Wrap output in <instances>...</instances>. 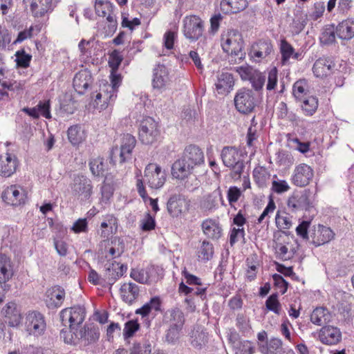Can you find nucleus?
I'll use <instances>...</instances> for the list:
<instances>
[{
	"label": "nucleus",
	"mask_w": 354,
	"mask_h": 354,
	"mask_svg": "<svg viewBox=\"0 0 354 354\" xmlns=\"http://www.w3.org/2000/svg\"><path fill=\"white\" fill-rule=\"evenodd\" d=\"M248 6L247 0H221V10L226 15L236 14L245 10Z\"/></svg>",
	"instance_id": "obj_27"
},
{
	"label": "nucleus",
	"mask_w": 354,
	"mask_h": 354,
	"mask_svg": "<svg viewBox=\"0 0 354 354\" xmlns=\"http://www.w3.org/2000/svg\"><path fill=\"white\" fill-rule=\"evenodd\" d=\"M279 52L281 56V64L282 66L288 65L291 57L298 59L299 57V54L295 52L293 46L286 39H282L280 41Z\"/></svg>",
	"instance_id": "obj_30"
},
{
	"label": "nucleus",
	"mask_w": 354,
	"mask_h": 354,
	"mask_svg": "<svg viewBox=\"0 0 354 354\" xmlns=\"http://www.w3.org/2000/svg\"><path fill=\"white\" fill-rule=\"evenodd\" d=\"M189 201L180 194H174L170 196L167 203L169 214L173 217H178L187 210Z\"/></svg>",
	"instance_id": "obj_16"
},
{
	"label": "nucleus",
	"mask_w": 354,
	"mask_h": 354,
	"mask_svg": "<svg viewBox=\"0 0 354 354\" xmlns=\"http://www.w3.org/2000/svg\"><path fill=\"white\" fill-rule=\"evenodd\" d=\"M278 82V71L276 67L272 68L268 73V82L266 89L268 91L274 90Z\"/></svg>",
	"instance_id": "obj_59"
},
{
	"label": "nucleus",
	"mask_w": 354,
	"mask_h": 354,
	"mask_svg": "<svg viewBox=\"0 0 354 354\" xmlns=\"http://www.w3.org/2000/svg\"><path fill=\"white\" fill-rule=\"evenodd\" d=\"M1 198L6 204L17 207L25 204L28 196L22 186L15 184L7 187L3 191Z\"/></svg>",
	"instance_id": "obj_8"
},
{
	"label": "nucleus",
	"mask_w": 354,
	"mask_h": 354,
	"mask_svg": "<svg viewBox=\"0 0 354 354\" xmlns=\"http://www.w3.org/2000/svg\"><path fill=\"white\" fill-rule=\"evenodd\" d=\"M273 52V45L270 39H261L252 44L250 56L257 62L265 59Z\"/></svg>",
	"instance_id": "obj_11"
},
{
	"label": "nucleus",
	"mask_w": 354,
	"mask_h": 354,
	"mask_svg": "<svg viewBox=\"0 0 354 354\" xmlns=\"http://www.w3.org/2000/svg\"><path fill=\"white\" fill-rule=\"evenodd\" d=\"M140 24V19L138 17L129 19L128 14L122 13L121 26L122 28H128L129 30L133 31L136 27H138Z\"/></svg>",
	"instance_id": "obj_55"
},
{
	"label": "nucleus",
	"mask_w": 354,
	"mask_h": 354,
	"mask_svg": "<svg viewBox=\"0 0 354 354\" xmlns=\"http://www.w3.org/2000/svg\"><path fill=\"white\" fill-rule=\"evenodd\" d=\"M73 87L79 94H84L92 83V76L87 70L77 73L73 78Z\"/></svg>",
	"instance_id": "obj_25"
},
{
	"label": "nucleus",
	"mask_w": 354,
	"mask_h": 354,
	"mask_svg": "<svg viewBox=\"0 0 354 354\" xmlns=\"http://www.w3.org/2000/svg\"><path fill=\"white\" fill-rule=\"evenodd\" d=\"M201 228L204 234L213 240L218 239L223 234V229L218 219L208 218L203 220Z\"/></svg>",
	"instance_id": "obj_22"
},
{
	"label": "nucleus",
	"mask_w": 354,
	"mask_h": 354,
	"mask_svg": "<svg viewBox=\"0 0 354 354\" xmlns=\"http://www.w3.org/2000/svg\"><path fill=\"white\" fill-rule=\"evenodd\" d=\"M18 167L19 160L15 154L0 155V176L10 177L16 172Z\"/></svg>",
	"instance_id": "obj_18"
},
{
	"label": "nucleus",
	"mask_w": 354,
	"mask_h": 354,
	"mask_svg": "<svg viewBox=\"0 0 354 354\" xmlns=\"http://www.w3.org/2000/svg\"><path fill=\"white\" fill-rule=\"evenodd\" d=\"M79 339L84 346L97 342L100 333L98 326L93 324L85 325L79 332Z\"/></svg>",
	"instance_id": "obj_23"
},
{
	"label": "nucleus",
	"mask_w": 354,
	"mask_h": 354,
	"mask_svg": "<svg viewBox=\"0 0 354 354\" xmlns=\"http://www.w3.org/2000/svg\"><path fill=\"white\" fill-rule=\"evenodd\" d=\"M130 277L136 281L142 284H151L158 280L156 268L149 265L142 269H131Z\"/></svg>",
	"instance_id": "obj_15"
},
{
	"label": "nucleus",
	"mask_w": 354,
	"mask_h": 354,
	"mask_svg": "<svg viewBox=\"0 0 354 354\" xmlns=\"http://www.w3.org/2000/svg\"><path fill=\"white\" fill-rule=\"evenodd\" d=\"M118 91L109 85L107 82H102L100 86V92L96 95L95 101L99 103L103 98V104L101 105L103 109L111 105L117 97Z\"/></svg>",
	"instance_id": "obj_20"
},
{
	"label": "nucleus",
	"mask_w": 354,
	"mask_h": 354,
	"mask_svg": "<svg viewBox=\"0 0 354 354\" xmlns=\"http://www.w3.org/2000/svg\"><path fill=\"white\" fill-rule=\"evenodd\" d=\"M313 176V169L307 164L301 163L295 167L292 183L297 187H305L310 183Z\"/></svg>",
	"instance_id": "obj_14"
},
{
	"label": "nucleus",
	"mask_w": 354,
	"mask_h": 354,
	"mask_svg": "<svg viewBox=\"0 0 354 354\" xmlns=\"http://www.w3.org/2000/svg\"><path fill=\"white\" fill-rule=\"evenodd\" d=\"M138 136L140 140L143 144L154 143L160 136L158 123L151 117L143 118L139 126Z\"/></svg>",
	"instance_id": "obj_5"
},
{
	"label": "nucleus",
	"mask_w": 354,
	"mask_h": 354,
	"mask_svg": "<svg viewBox=\"0 0 354 354\" xmlns=\"http://www.w3.org/2000/svg\"><path fill=\"white\" fill-rule=\"evenodd\" d=\"M169 326L178 328H183L185 318L183 312L178 308L169 310L166 314Z\"/></svg>",
	"instance_id": "obj_35"
},
{
	"label": "nucleus",
	"mask_w": 354,
	"mask_h": 354,
	"mask_svg": "<svg viewBox=\"0 0 354 354\" xmlns=\"http://www.w3.org/2000/svg\"><path fill=\"white\" fill-rule=\"evenodd\" d=\"M248 268L245 271V278L248 281H254L257 277L258 272V263L254 261L253 257H249L246 259Z\"/></svg>",
	"instance_id": "obj_51"
},
{
	"label": "nucleus",
	"mask_w": 354,
	"mask_h": 354,
	"mask_svg": "<svg viewBox=\"0 0 354 354\" xmlns=\"http://www.w3.org/2000/svg\"><path fill=\"white\" fill-rule=\"evenodd\" d=\"M313 216L308 220L301 221L298 226L296 227L297 235L303 239L308 240V229L311 224Z\"/></svg>",
	"instance_id": "obj_56"
},
{
	"label": "nucleus",
	"mask_w": 354,
	"mask_h": 354,
	"mask_svg": "<svg viewBox=\"0 0 354 354\" xmlns=\"http://www.w3.org/2000/svg\"><path fill=\"white\" fill-rule=\"evenodd\" d=\"M95 10L99 17H105L113 11V6L107 0H95Z\"/></svg>",
	"instance_id": "obj_48"
},
{
	"label": "nucleus",
	"mask_w": 354,
	"mask_h": 354,
	"mask_svg": "<svg viewBox=\"0 0 354 354\" xmlns=\"http://www.w3.org/2000/svg\"><path fill=\"white\" fill-rule=\"evenodd\" d=\"M236 110L244 114L251 113L256 106V98L254 92L248 88L239 90L234 97Z\"/></svg>",
	"instance_id": "obj_9"
},
{
	"label": "nucleus",
	"mask_w": 354,
	"mask_h": 354,
	"mask_svg": "<svg viewBox=\"0 0 354 354\" xmlns=\"http://www.w3.org/2000/svg\"><path fill=\"white\" fill-rule=\"evenodd\" d=\"M266 76L259 71L257 70L250 80L252 87L256 91H260L263 88L265 84Z\"/></svg>",
	"instance_id": "obj_58"
},
{
	"label": "nucleus",
	"mask_w": 354,
	"mask_h": 354,
	"mask_svg": "<svg viewBox=\"0 0 354 354\" xmlns=\"http://www.w3.org/2000/svg\"><path fill=\"white\" fill-rule=\"evenodd\" d=\"M301 109L306 116H313L317 111L319 106L318 98L315 96H308L301 100Z\"/></svg>",
	"instance_id": "obj_39"
},
{
	"label": "nucleus",
	"mask_w": 354,
	"mask_h": 354,
	"mask_svg": "<svg viewBox=\"0 0 354 354\" xmlns=\"http://www.w3.org/2000/svg\"><path fill=\"white\" fill-rule=\"evenodd\" d=\"M145 178L149 187L159 189L166 181V174L158 165L149 163L145 169Z\"/></svg>",
	"instance_id": "obj_10"
},
{
	"label": "nucleus",
	"mask_w": 354,
	"mask_h": 354,
	"mask_svg": "<svg viewBox=\"0 0 354 354\" xmlns=\"http://www.w3.org/2000/svg\"><path fill=\"white\" fill-rule=\"evenodd\" d=\"M161 300L159 297L155 296L149 300V302L144 304L141 308L136 310V314L140 315L142 317L149 315L152 310L160 311L161 308Z\"/></svg>",
	"instance_id": "obj_40"
},
{
	"label": "nucleus",
	"mask_w": 354,
	"mask_h": 354,
	"mask_svg": "<svg viewBox=\"0 0 354 354\" xmlns=\"http://www.w3.org/2000/svg\"><path fill=\"white\" fill-rule=\"evenodd\" d=\"M318 338L323 344L335 346L342 341V334L339 328L326 325L322 326L319 330Z\"/></svg>",
	"instance_id": "obj_13"
},
{
	"label": "nucleus",
	"mask_w": 354,
	"mask_h": 354,
	"mask_svg": "<svg viewBox=\"0 0 354 354\" xmlns=\"http://www.w3.org/2000/svg\"><path fill=\"white\" fill-rule=\"evenodd\" d=\"M310 237L312 243L318 247L332 241L335 238V233L330 227L319 224L314 227Z\"/></svg>",
	"instance_id": "obj_17"
},
{
	"label": "nucleus",
	"mask_w": 354,
	"mask_h": 354,
	"mask_svg": "<svg viewBox=\"0 0 354 354\" xmlns=\"http://www.w3.org/2000/svg\"><path fill=\"white\" fill-rule=\"evenodd\" d=\"M331 313L324 307H318L310 315V321L317 326H322L330 322Z\"/></svg>",
	"instance_id": "obj_36"
},
{
	"label": "nucleus",
	"mask_w": 354,
	"mask_h": 354,
	"mask_svg": "<svg viewBox=\"0 0 354 354\" xmlns=\"http://www.w3.org/2000/svg\"><path fill=\"white\" fill-rule=\"evenodd\" d=\"M24 326L30 335L35 337L42 335L46 328L44 316L38 311L28 312L26 315Z\"/></svg>",
	"instance_id": "obj_7"
},
{
	"label": "nucleus",
	"mask_w": 354,
	"mask_h": 354,
	"mask_svg": "<svg viewBox=\"0 0 354 354\" xmlns=\"http://www.w3.org/2000/svg\"><path fill=\"white\" fill-rule=\"evenodd\" d=\"M335 34L333 26L326 27L321 35L320 40L326 44L333 43L335 39Z\"/></svg>",
	"instance_id": "obj_61"
},
{
	"label": "nucleus",
	"mask_w": 354,
	"mask_h": 354,
	"mask_svg": "<svg viewBox=\"0 0 354 354\" xmlns=\"http://www.w3.org/2000/svg\"><path fill=\"white\" fill-rule=\"evenodd\" d=\"M214 254V248L212 243L208 241H203L198 250V257L203 261L211 259Z\"/></svg>",
	"instance_id": "obj_49"
},
{
	"label": "nucleus",
	"mask_w": 354,
	"mask_h": 354,
	"mask_svg": "<svg viewBox=\"0 0 354 354\" xmlns=\"http://www.w3.org/2000/svg\"><path fill=\"white\" fill-rule=\"evenodd\" d=\"M65 299V291L59 286L48 288L46 292L45 302L49 308L61 306Z\"/></svg>",
	"instance_id": "obj_19"
},
{
	"label": "nucleus",
	"mask_w": 354,
	"mask_h": 354,
	"mask_svg": "<svg viewBox=\"0 0 354 354\" xmlns=\"http://www.w3.org/2000/svg\"><path fill=\"white\" fill-rule=\"evenodd\" d=\"M15 61L18 66L26 68L30 66L32 55L26 53L24 49L17 50L15 53Z\"/></svg>",
	"instance_id": "obj_52"
},
{
	"label": "nucleus",
	"mask_w": 354,
	"mask_h": 354,
	"mask_svg": "<svg viewBox=\"0 0 354 354\" xmlns=\"http://www.w3.org/2000/svg\"><path fill=\"white\" fill-rule=\"evenodd\" d=\"M339 38L349 40L354 37V19H346L340 22L335 29Z\"/></svg>",
	"instance_id": "obj_33"
},
{
	"label": "nucleus",
	"mask_w": 354,
	"mask_h": 354,
	"mask_svg": "<svg viewBox=\"0 0 354 354\" xmlns=\"http://www.w3.org/2000/svg\"><path fill=\"white\" fill-rule=\"evenodd\" d=\"M221 46L224 52L234 57L235 61L236 59L242 60L245 58L244 41L239 31L230 30L222 35Z\"/></svg>",
	"instance_id": "obj_2"
},
{
	"label": "nucleus",
	"mask_w": 354,
	"mask_h": 354,
	"mask_svg": "<svg viewBox=\"0 0 354 354\" xmlns=\"http://www.w3.org/2000/svg\"><path fill=\"white\" fill-rule=\"evenodd\" d=\"M276 162L279 166L290 167L294 164L295 158L290 152L281 150L276 153Z\"/></svg>",
	"instance_id": "obj_47"
},
{
	"label": "nucleus",
	"mask_w": 354,
	"mask_h": 354,
	"mask_svg": "<svg viewBox=\"0 0 354 354\" xmlns=\"http://www.w3.org/2000/svg\"><path fill=\"white\" fill-rule=\"evenodd\" d=\"M205 156L198 146L190 145L185 147L180 158L171 167V175L174 178L183 180L190 175L194 169L203 165Z\"/></svg>",
	"instance_id": "obj_1"
},
{
	"label": "nucleus",
	"mask_w": 354,
	"mask_h": 354,
	"mask_svg": "<svg viewBox=\"0 0 354 354\" xmlns=\"http://www.w3.org/2000/svg\"><path fill=\"white\" fill-rule=\"evenodd\" d=\"M86 310L84 307L75 306L63 309L60 312V318L62 324L68 326L71 331L77 330L84 321Z\"/></svg>",
	"instance_id": "obj_6"
},
{
	"label": "nucleus",
	"mask_w": 354,
	"mask_h": 354,
	"mask_svg": "<svg viewBox=\"0 0 354 354\" xmlns=\"http://www.w3.org/2000/svg\"><path fill=\"white\" fill-rule=\"evenodd\" d=\"M234 84L233 76L229 73H222L218 76L215 84L218 94H227L232 89Z\"/></svg>",
	"instance_id": "obj_32"
},
{
	"label": "nucleus",
	"mask_w": 354,
	"mask_h": 354,
	"mask_svg": "<svg viewBox=\"0 0 354 354\" xmlns=\"http://www.w3.org/2000/svg\"><path fill=\"white\" fill-rule=\"evenodd\" d=\"M52 0H32L30 10L35 17L44 16L50 9Z\"/></svg>",
	"instance_id": "obj_41"
},
{
	"label": "nucleus",
	"mask_w": 354,
	"mask_h": 354,
	"mask_svg": "<svg viewBox=\"0 0 354 354\" xmlns=\"http://www.w3.org/2000/svg\"><path fill=\"white\" fill-rule=\"evenodd\" d=\"M221 158L223 164L231 168V176L234 180H239L245 167L241 152L234 147H225L222 149Z\"/></svg>",
	"instance_id": "obj_3"
},
{
	"label": "nucleus",
	"mask_w": 354,
	"mask_h": 354,
	"mask_svg": "<svg viewBox=\"0 0 354 354\" xmlns=\"http://www.w3.org/2000/svg\"><path fill=\"white\" fill-rule=\"evenodd\" d=\"M168 82V71L164 65H158L153 70L152 84L153 88H163Z\"/></svg>",
	"instance_id": "obj_37"
},
{
	"label": "nucleus",
	"mask_w": 354,
	"mask_h": 354,
	"mask_svg": "<svg viewBox=\"0 0 354 354\" xmlns=\"http://www.w3.org/2000/svg\"><path fill=\"white\" fill-rule=\"evenodd\" d=\"M88 165L92 174L94 176H103L104 174L105 162L103 158L97 156L89 160Z\"/></svg>",
	"instance_id": "obj_43"
},
{
	"label": "nucleus",
	"mask_w": 354,
	"mask_h": 354,
	"mask_svg": "<svg viewBox=\"0 0 354 354\" xmlns=\"http://www.w3.org/2000/svg\"><path fill=\"white\" fill-rule=\"evenodd\" d=\"M111 247H110L108 250V252L110 256L115 259L116 257H120V255L123 252L124 244L120 241V238L115 237L111 241Z\"/></svg>",
	"instance_id": "obj_50"
},
{
	"label": "nucleus",
	"mask_w": 354,
	"mask_h": 354,
	"mask_svg": "<svg viewBox=\"0 0 354 354\" xmlns=\"http://www.w3.org/2000/svg\"><path fill=\"white\" fill-rule=\"evenodd\" d=\"M177 37L178 32L176 30H167L163 37L164 46L168 50L173 49Z\"/></svg>",
	"instance_id": "obj_60"
},
{
	"label": "nucleus",
	"mask_w": 354,
	"mask_h": 354,
	"mask_svg": "<svg viewBox=\"0 0 354 354\" xmlns=\"http://www.w3.org/2000/svg\"><path fill=\"white\" fill-rule=\"evenodd\" d=\"M295 253V248L290 243H287L286 244H276L275 254L277 257L281 261H284L292 259Z\"/></svg>",
	"instance_id": "obj_38"
},
{
	"label": "nucleus",
	"mask_w": 354,
	"mask_h": 354,
	"mask_svg": "<svg viewBox=\"0 0 354 354\" xmlns=\"http://www.w3.org/2000/svg\"><path fill=\"white\" fill-rule=\"evenodd\" d=\"M275 224L279 230H289L292 225V216L285 210H277L275 215Z\"/></svg>",
	"instance_id": "obj_42"
},
{
	"label": "nucleus",
	"mask_w": 354,
	"mask_h": 354,
	"mask_svg": "<svg viewBox=\"0 0 354 354\" xmlns=\"http://www.w3.org/2000/svg\"><path fill=\"white\" fill-rule=\"evenodd\" d=\"M11 41V35L8 30L3 26H0V50H3Z\"/></svg>",
	"instance_id": "obj_63"
},
{
	"label": "nucleus",
	"mask_w": 354,
	"mask_h": 354,
	"mask_svg": "<svg viewBox=\"0 0 354 354\" xmlns=\"http://www.w3.org/2000/svg\"><path fill=\"white\" fill-rule=\"evenodd\" d=\"M73 190L75 194L85 199L90 198L93 193L91 180L85 176H77L74 179Z\"/></svg>",
	"instance_id": "obj_21"
},
{
	"label": "nucleus",
	"mask_w": 354,
	"mask_h": 354,
	"mask_svg": "<svg viewBox=\"0 0 354 354\" xmlns=\"http://www.w3.org/2000/svg\"><path fill=\"white\" fill-rule=\"evenodd\" d=\"M334 65L333 62L328 59L319 58L314 63L313 72L317 77H326L332 73Z\"/></svg>",
	"instance_id": "obj_29"
},
{
	"label": "nucleus",
	"mask_w": 354,
	"mask_h": 354,
	"mask_svg": "<svg viewBox=\"0 0 354 354\" xmlns=\"http://www.w3.org/2000/svg\"><path fill=\"white\" fill-rule=\"evenodd\" d=\"M123 60V57L120 54V52L118 50H113L109 57L108 64L111 68V71H118V68L120 66Z\"/></svg>",
	"instance_id": "obj_54"
},
{
	"label": "nucleus",
	"mask_w": 354,
	"mask_h": 354,
	"mask_svg": "<svg viewBox=\"0 0 354 354\" xmlns=\"http://www.w3.org/2000/svg\"><path fill=\"white\" fill-rule=\"evenodd\" d=\"M14 274L13 264L10 257L0 254V283L8 281Z\"/></svg>",
	"instance_id": "obj_31"
},
{
	"label": "nucleus",
	"mask_w": 354,
	"mask_h": 354,
	"mask_svg": "<svg viewBox=\"0 0 354 354\" xmlns=\"http://www.w3.org/2000/svg\"><path fill=\"white\" fill-rule=\"evenodd\" d=\"M287 206L292 212L305 209L310 212L313 209L312 202L307 192L303 193H294L287 200Z\"/></svg>",
	"instance_id": "obj_12"
},
{
	"label": "nucleus",
	"mask_w": 354,
	"mask_h": 354,
	"mask_svg": "<svg viewBox=\"0 0 354 354\" xmlns=\"http://www.w3.org/2000/svg\"><path fill=\"white\" fill-rule=\"evenodd\" d=\"M140 327V324L136 319L127 322L123 329V336L124 339L133 337L135 333L139 330Z\"/></svg>",
	"instance_id": "obj_53"
},
{
	"label": "nucleus",
	"mask_w": 354,
	"mask_h": 354,
	"mask_svg": "<svg viewBox=\"0 0 354 354\" xmlns=\"http://www.w3.org/2000/svg\"><path fill=\"white\" fill-rule=\"evenodd\" d=\"M136 145V138L129 134H124L121 140L120 162L123 163L131 158L132 151Z\"/></svg>",
	"instance_id": "obj_26"
},
{
	"label": "nucleus",
	"mask_w": 354,
	"mask_h": 354,
	"mask_svg": "<svg viewBox=\"0 0 354 354\" xmlns=\"http://www.w3.org/2000/svg\"><path fill=\"white\" fill-rule=\"evenodd\" d=\"M266 306L268 310L279 315L281 304L279 301L277 294H272L268 297L266 301Z\"/></svg>",
	"instance_id": "obj_57"
},
{
	"label": "nucleus",
	"mask_w": 354,
	"mask_h": 354,
	"mask_svg": "<svg viewBox=\"0 0 354 354\" xmlns=\"http://www.w3.org/2000/svg\"><path fill=\"white\" fill-rule=\"evenodd\" d=\"M5 322L11 327L17 326L21 319L20 310L15 302H8L2 309Z\"/></svg>",
	"instance_id": "obj_24"
},
{
	"label": "nucleus",
	"mask_w": 354,
	"mask_h": 354,
	"mask_svg": "<svg viewBox=\"0 0 354 354\" xmlns=\"http://www.w3.org/2000/svg\"><path fill=\"white\" fill-rule=\"evenodd\" d=\"M308 92V82L306 80H299L292 86V94L294 97L301 101Z\"/></svg>",
	"instance_id": "obj_45"
},
{
	"label": "nucleus",
	"mask_w": 354,
	"mask_h": 354,
	"mask_svg": "<svg viewBox=\"0 0 354 354\" xmlns=\"http://www.w3.org/2000/svg\"><path fill=\"white\" fill-rule=\"evenodd\" d=\"M139 287L132 282L123 283L120 289V297L123 301L132 304L139 295Z\"/></svg>",
	"instance_id": "obj_28"
},
{
	"label": "nucleus",
	"mask_w": 354,
	"mask_h": 354,
	"mask_svg": "<svg viewBox=\"0 0 354 354\" xmlns=\"http://www.w3.org/2000/svg\"><path fill=\"white\" fill-rule=\"evenodd\" d=\"M67 136L73 145H79L86 140V133L81 125L75 124L68 129Z\"/></svg>",
	"instance_id": "obj_34"
},
{
	"label": "nucleus",
	"mask_w": 354,
	"mask_h": 354,
	"mask_svg": "<svg viewBox=\"0 0 354 354\" xmlns=\"http://www.w3.org/2000/svg\"><path fill=\"white\" fill-rule=\"evenodd\" d=\"M37 109L39 115L44 117L46 119L51 118L50 114V100L45 101H40L37 105Z\"/></svg>",
	"instance_id": "obj_62"
},
{
	"label": "nucleus",
	"mask_w": 354,
	"mask_h": 354,
	"mask_svg": "<svg viewBox=\"0 0 354 354\" xmlns=\"http://www.w3.org/2000/svg\"><path fill=\"white\" fill-rule=\"evenodd\" d=\"M113 225H118V220L113 215H107L106 221L102 222L100 225V236L108 239L113 234Z\"/></svg>",
	"instance_id": "obj_44"
},
{
	"label": "nucleus",
	"mask_w": 354,
	"mask_h": 354,
	"mask_svg": "<svg viewBox=\"0 0 354 354\" xmlns=\"http://www.w3.org/2000/svg\"><path fill=\"white\" fill-rule=\"evenodd\" d=\"M139 226L142 232L153 230L156 226L155 215H152L149 212H146L140 219Z\"/></svg>",
	"instance_id": "obj_46"
},
{
	"label": "nucleus",
	"mask_w": 354,
	"mask_h": 354,
	"mask_svg": "<svg viewBox=\"0 0 354 354\" xmlns=\"http://www.w3.org/2000/svg\"><path fill=\"white\" fill-rule=\"evenodd\" d=\"M205 22L198 15H190L183 19V32L190 41H196L203 37Z\"/></svg>",
	"instance_id": "obj_4"
},
{
	"label": "nucleus",
	"mask_w": 354,
	"mask_h": 354,
	"mask_svg": "<svg viewBox=\"0 0 354 354\" xmlns=\"http://www.w3.org/2000/svg\"><path fill=\"white\" fill-rule=\"evenodd\" d=\"M257 70L250 66H241L237 67L236 71L243 80H249Z\"/></svg>",
	"instance_id": "obj_64"
}]
</instances>
